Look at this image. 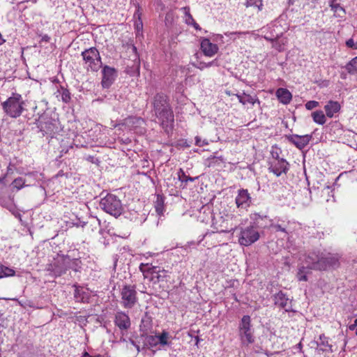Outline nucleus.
Here are the masks:
<instances>
[{"label":"nucleus","mask_w":357,"mask_h":357,"mask_svg":"<svg viewBox=\"0 0 357 357\" xmlns=\"http://www.w3.org/2000/svg\"><path fill=\"white\" fill-rule=\"evenodd\" d=\"M259 238V234L257 229L250 226L241 231L238 242L242 245L248 246L256 242Z\"/></svg>","instance_id":"1a4fd4ad"},{"label":"nucleus","mask_w":357,"mask_h":357,"mask_svg":"<svg viewBox=\"0 0 357 357\" xmlns=\"http://www.w3.org/2000/svg\"><path fill=\"white\" fill-rule=\"evenodd\" d=\"M226 93L228 95V96H232V95H234V93H232L231 91H226Z\"/></svg>","instance_id":"6e6d98bb"},{"label":"nucleus","mask_w":357,"mask_h":357,"mask_svg":"<svg viewBox=\"0 0 357 357\" xmlns=\"http://www.w3.org/2000/svg\"><path fill=\"white\" fill-rule=\"evenodd\" d=\"M344 68L350 75L357 74V56L349 61L345 65Z\"/></svg>","instance_id":"c756f323"},{"label":"nucleus","mask_w":357,"mask_h":357,"mask_svg":"<svg viewBox=\"0 0 357 357\" xmlns=\"http://www.w3.org/2000/svg\"><path fill=\"white\" fill-rule=\"evenodd\" d=\"M53 125L50 123H47V122L43 123L40 122L39 128L41 131L45 132L46 134L52 131V127Z\"/></svg>","instance_id":"4c0bfd02"},{"label":"nucleus","mask_w":357,"mask_h":357,"mask_svg":"<svg viewBox=\"0 0 357 357\" xmlns=\"http://www.w3.org/2000/svg\"><path fill=\"white\" fill-rule=\"evenodd\" d=\"M236 96L238 98V101L244 105L246 104H251L253 105L255 102H258L259 104L260 103L256 96H252L243 93V94H236Z\"/></svg>","instance_id":"4be33fe9"},{"label":"nucleus","mask_w":357,"mask_h":357,"mask_svg":"<svg viewBox=\"0 0 357 357\" xmlns=\"http://www.w3.org/2000/svg\"><path fill=\"white\" fill-rule=\"evenodd\" d=\"M15 273V271L13 269L3 265H0V278L3 277L13 276Z\"/></svg>","instance_id":"473e14b6"},{"label":"nucleus","mask_w":357,"mask_h":357,"mask_svg":"<svg viewBox=\"0 0 357 357\" xmlns=\"http://www.w3.org/2000/svg\"><path fill=\"white\" fill-rule=\"evenodd\" d=\"M114 324L121 331L128 330L131 325L129 316L123 312H117L115 314Z\"/></svg>","instance_id":"2eb2a0df"},{"label":"nucleus","mask_w":357,"mask_h":357,"mask_svg":"<svg viewBox=\"0 0 357 357\" xmlns=\"http://www.w3.org/2000/svg\"><path fill=\"white\" fill-rule=\"evenodd\" d=\"M218 66V61L216 59L212 61H210L208 63H207V67L209 68V67H211V66Z\"/></svg>","instance_id":"de8ad7c7"},{"label":"nucleus","mask_w":357,"mask_h":357,"mask_svg":"<svg viewBox=\"0 0 357 357\" xmlns=\"http://www.w3.org/2000/svg\"><path fill=\"white\" fill-rule=\"evenodd\" d=\"M355 330H356V335H357V328Z\"/></svg>","instance_id":"13d9d810"},{"label":"nucleus","mask_w":357,"mask_h":357,"mask_svg":"<svg viewBox=\"0 0 357 357\" xmlns=\"http://www.w3.org/2000/svg\"><path fill=\"white\" fill-rule=\"evenodd\" d=\"M146 344L150 347H155L158 344L157 335H149L146 338Z\"/></svg>","instance_id":"e433bc0d"},{"label":"nucleus","mask_w":357,"mask_h":357,"mask_svg":"<svg viewBox=\"0 0 357 357\" xmlns=\"http://www.w3.org/2000/svg\"><path fill=\"white\" fill-rule=\"evenodd\" d=\"M123 124L130 130H137L144 125V121L139 117L130 116L124 120Z\"/></svg>","instance_id":"6ab92c4d"},{"label":"nucleus","mask_w":357,"mask_h":357,"mask_svg":"<svg viewBox=\"0 0 357 357\" xmlns=\"http://www.w3.org/2000/svg\"><path fill=\"white\" fill-rule=\"evenodd\" d=\"M192 25H193V26L195 27V29L197 30H201V27L199 26V25L195 22V21H194V22H192V24H191Z\"/></svg>","instance_id":"603ef678"},{"label":"nucleus","mask_w":357,"mask_h":357,"mask_svg":"<svg viewBox=\"0 0 357 357\" xmlns=\"http://www.w3.org/2000/svg\"><path fill=\"white\" fill-rule=\"evenodd\" d=\"M195 142H196V144L199 146H202L205 144H207V143H206L204 142H202V140L198 137H195Z\"/></svg>","instance_id":"49530a36"},{"label":"nucleus","mask_w":357,"mask_h":357,"mask_svg":"<svg viewBox=\"0 0 357 357\" xmlns=\"http://www.w3.org/2000/svg\"><path fill=\"white\" fill-rule=\"evenodd\" d=\"M319 103L315 100H310L305 103V108L307 110H311L314 108H316L319 106Z\"/></svg>","instance_id":"37998d69"},{"label":"nucleus","mask_w":357,"mask_h":357,"mask_svg":"<svg viewBox=\"0 0 357 357\" xmlns=\"http://www.w3.org/2000/svg\"><path fill=\"white\" fill-rule=\"evenodd\" d=\"M264 38L268 41H271L273 43V47L277 50L278 52H282L284 50V46L287 42L286 39H277L274 40L273 38L267 36H264Z\"/></svg>","instance_id":"bb28decb"},{"label":"nucleus","mask_w":357,"mask_h":357,"mask_svg":"<svg viewBox=\"0 0 357 357\" xmlns=\"http://www.w3.org/2000/svg\"><path fill=\"white\" fill-rule=\"evenodd\" d=\"M82 357H93V356H91L89 353H87V352H84V353L83 354Z\"/></svg>","instance_id":"5fc2aeb1"},{"label":"nucleus","mask_w":357,"mask_h":357,"mask_svg":"<svg viewBox=\"0 0 357 357\" xmlns=\"http://www.w3.org/2000/svg\"><path fill=\"white\" fill-rule=\"evenodd\" d=\"M24 184L25 181L21 177L15 178L13 182L14 188H17V190L22 188L24 186Z\"/></svg>","instance_id":"a19ab883"},{"label":"nucleus","mask_w":357,"mask_h":357,"mask_svg":"<svg viewBox=\"0 0 357 357\" xmlns=\"http://www.w3.org/2000/svg\"><path fill=\"white\" fill-rule=\"evenodd\" d=\"M5 114L11 118L20 116L24 110V101L19 93H13L6 101L1 103Z\"/></svg>","instance_id":"f03ea898"},{"label":"nucleus","mask_w":357,"mask_h":357,"mask_svg":"<svg viewBox=\"0 0 357 357\" xmlns=\"http://www.w3.org/2000/svg\"><path fill=\"white\" fill-rule=\"evenodd\" d=\"M74 287V297L75 300L82 303L88 302V300L89 299V293L85 291L82 287L75 284Z\"/></svg>","instance_id":"412c9836"},{"label":"nucleus","mask_w":357,"mask_h":357,"mask_svg":"<svg viewBox=\"0 0 357 357\" xmlns=\"http://www.w3.org/2000/svg\"><path fill=\"white\" fill-rule=\"evenodd\" d=\"M341 109L340 104L337 101L329 100L324 106L326 114L329 118H333Z\"/></svg>","instance_id":"f3484780"},{"label":"nucleus","mask_w":357,"mask_h":357,"mask_svg":"<svg viewBox=\"0 0 357 357\" xmlns=\"http://www.w3.org/2000/svg\"><path fill=\"white\" fill-rule=\"evenodd\" d=\"M222 38H223L222 35L217 34L215 36L213 40L218 42L219 40H222Z\"/></svg>","instance_id":"8fccbe9b"},{"label":"nucleus","mask_w":357,"mask_h":357,"mask_svg":"<svg viewBox=\"0 0 357 357\" xmlns=\"http://www.w3.org/2000/svg\"><path fill=\"white\" fill-rule=\"evenodd\" d=\"M275 95L279 101L284 105L289 104L292 99L291 92L287 89L279 88L276 91Z\"/></svg>","instance_id":"aec40b11"},{"label":"nucleus","mask_w":357,"mask_h":357,"mask_svg":"<svg viewBox=\"0 0 357 357\" xmlns=\"http://www.w3.org/2000/svg\"><path fill=\"white\" fill-rule=\"evenodd\" d=\"M100 207L107 213L117 217L123 212L121 200L113 194H107L100 201Z\"/></svg>","instance_id":"7ed1b4c3"},{"label":"nucleus","mask_w":357,"mask_h":357,"mask_svg":"<svg viewBox=\"0 0 357 357\" xmlns=\"http://www.w3.org/2000/svg\"><path fill=\"white\" fill-rule=\"evenodd\" d=\"M163 208V201L160 196H157V200L155 202V211L158 213H161Z\"/></svg>","instance_id":"79ce46f5"},{"label":"nucleus","mask_w":357,"mask_h":357,"mask_svg":"<svg viewBox=\"0 0 357 357\" xmlns=\"http://www.w3.org/2000/svg\"><path fill=\"white\" fill-rule=\"evenodd\" d=\"M79 264H80V261L77 259H71L68 256L65 255L58 256L54 264V274L55 276H60L65 273L70 268H73V264L78 266Z\"/></svg>","instance_id":"0eeeda50"},{"label":"nucleus","mask_w":357,"mask_h":357,"mask_svg":"<svg viewBox=\"0 0 357 357\" xmlns=\"http://www.w3.org/2000/svg\"><path fill=\"white\" fill-rule=\"evenodd\" d=\"M57 92L61 94L63 102L67 103L70 101V93L68 89L61 86L60 89H58Z\"/></svg>","instance_id":"72a5a7b5"},{"label":"nucleus","mask_w":357,"mask_h":357,"mask_svg":"<svg viewBox=\"0 0 357 357\" xmlns=\"http://www.w3.org/2000/svg\"><path fill=\"white\" fill-rule=\"evenodd\" d=\"M317 344L319 349L323 351L331 349V345L328 344V338L324 335H321L319 336V339L317 342Z\"/></svg>","instance_id":"7c9ffc66"},{"label":"nucleus","mask_w":357,"mask_h":357,"mask_svg":"<svg viewBox=\"0 0 357 357\" xmlns=\"http://www.w3.org/2000/svg\"><path fill=\"white\" fill-rule=\"evenodd\" d=\"M238 335L243 345L248 346L255 342L251 319L249 315H244L238 326Z\"/></svg>","instance_id":"39448f33"},{"label":"nucleus","mask_w":357,"mask_h":357,"mask_svg":"<svg viewBox=\"0 0 357 357\" xmlns=\"http://www.w3.org/2000/svg\"><path fill=\"white\" fill-rule=\"evenodd\" d=\"M182 10H183L185 15V23L188 24H192V22H194L195 20H194L192 16L190 13L189 8L183 7L182 8Z\"/></svg>","instance_id":"58836bf2"},{"label":"nucleus","mask_w":357,"mask_h":357,"mask_svg":"<svg viewBox=\"0 0 357 357\" xmlns=\"http://www.w3.org/2000/svg\"><path fill=\"white\" fill-rule=\"evenodd\" d=\"M301 347V343H299V344H298V347Z\"/></svg>","instance_id":"bf43d9fd"},{"label":"nucleus","mask_w":357,"mask_h":357,"mask_svg":"<svg viewBox=\"0 0 357 357\" xmlns=\"http://www.w3.org/2000/svg\"><path fill=\"white\" fill-rule=\"evenodd\" d=\"M121 303L123 307L130 309L137 302L136 287L135 285H124L121 290Z\"/></svg>","instance_id":"423d86ee"},{"label":"nucleus","mask_w":357,"mask_h":357,"mask_svg":"<svg viewBox=\"0 0 357 357\" xmlns=\"http://www.w3.org/2000/svg\"><path fill=\"white\" fill-rule=\"evenodd\" d=\"M139 270L143 273L144 277L149 278L150 281L157 282L160 280V270L156 266H150L149 264H141Z\"/></svg>","instance_id":"9b49d317"},{"label":"nucleus","mask_w":357,"mask_h":357,"mask_svg":"<svg viewBox=\"0 0 357 357\" xmlns=\"http://www.w3.org/2000/svg\"><path fill=\"white\" fill-rule=\"evenodd\" d=\"M288 298L282 291H280L274 296V303L280 307H286L288 304Z\"/></svg>","instance_id":"b1692460"},{"label":"nucleus","mask_w":357,"mask_h":357,"mask_svg":"<svg viewBox=\"0 0 357 357\" xmlns=\"http://www.w3.org/2000/svg\"><path fill=\"white\" fill-rule=\"evenodd\" d=\"M303 265L311 269L326 270V264L322 259V252H312L305 257Z\"/></svg>","instance_id":"6e6552de"},{"label":"nucleus","mask_w":357,"mask_h":357,"mask_svg":"<svg viewBox=\"0 0 357 357\" xmlns=\"http://www.w3.org/2000/svg\"><path fill=\"white\" fill-rule=\"evenodd\" d=\"M134 18H137V20L135 22V27L137 31V35L139 34L142 31L143 29V23L141 19V13L139 12V8H138L137 11L134 14Z\"/></svg>","instance_id":"2f4dec72"},{"label":"nucleus","mask_w":357,"mask_h":357,"mask_svg":"<svg viewBox=\"0 0 357 357\" xmlns=\"http://www.w3.org/2000/svg\"><path fill=\"white\" fill-rule=\"evenodd\" d=\"M195 67L201 70H204V68H208L207 63L202 62V61L199 62L197 65H195Z\"/></svg>","instance_id":"a18cd8bd"},{"label":"nucleus","mask_w":357,"mask_h":357,"mask_svg":"<svg viewBox=\"0 0 357 357\" xmlns=\"http://www.w3.org/2000/svg\"><path fill=\"white\" fill-rule=\"evenodd\" d=\"M178 178L181 182H185L188 181H194L195 178H192L190 176H186L184 172L182 169H180V172L178 174Z\"/></svg>","instance_id":"ea45409f"},{"label":"nucleus","mask_w":357,"mask_h":357,"mask_svg":"<svg viewBox=\"0 0 357 357\" xmlns=\"http://www.w3.org/2000/svg\"><path fill=\"white\" fill-rule=\"evenodd\" d=\"M246 7H257L259 10L262 9L263 3L261 0H246Z\"/></svg>","instance_id":"c9c22d12"},{"label":"nucleus","mask_w":357,"mask_h":357,"mask_svg":"<svg viewBox=\"0 0 357 357\" xmlns=\"http://www.w3.org/2000/svg\"><path fill=\"white\" fill-rule=\"evenodd\" d=\"M312 117L313 121L319 125H324L326 122V117L321 110L313 112Z\"/></svg>","instance_id":"cd10ccee"},{"label":"nucleus","mask_w":357,"mask_h":357,"mask_svg":"<svg viewBox=\"0 0 357 357\" xmlns=\"http://www.w3.org/2000/svg\"><path fill=\"white\" fill-rule=\"evenodd\" d=\"M331 10L334 12L337 17H342L345 14L344 9L340 6L338 0H332L330 3Z\"/></svg>","instance_id":"5701e85b"},{"label":"nucleus","mask_w":357,"mask_h":357,"mask_svg":"<svg viewBox=\"0 0 357 357\" xmlns=\"http://www.w3.org/2000/svg\"><path fill=\"white\" fill-rule=\"evenodd\" d=\"M200 47L203 54L208 57L213 56L219 50V47L216 44L213 43L209 39L206 38L200 39Z\"/></svg>","instance_id":"4468645a"},{"label":"nucleus","mask_w":357,"mask_h":357,"mask_svg":"<svg viewBox=\"0 0 357 357\" xmlns=\"http://www.w3.org/2000/svg\"><path fill=\"white\" fill-rule=\"evenodd\" d=\"M271 227L275 230V231H281L285 234V236L289 235V231L287 229V226L285 225H280L279 223H271Z\"/></svg>","instance_id":"f704fd0d"},{"label":"nucleus","mask_w":357,"mask_h":357,"mask_svg":"<svg viewBox=\"0 0 357 357\" xmlns=\"http://www.w3.org/2000/svg\"><path fill=\"white\" fill-rule=\"evenodd\" d=\"M311 268H308L305 265H302L298 268V271L296 275L298 281H307V275L310 274Z\"/></svg>","instance_id":"a878e982"},{"label":"nucleus","mask_w":357,"mask_h":357,"mask_svg":"<svg viewBox=\"0 0 357 357\" xmlns=\"http://www.w3.org/2000/svg\"><path fill=\"white\" fill-rule=\"evenodd\" d=\"M273 160L270 162L269 171L277 176H280L282 174H286L289 170L288 162L283 158H280L278 153L276 157L273 154Z\"/></svg>","instance_id":"9d476101"},{"label":"nucleus","mask_w":357,"mask_h":357,"mask_svg":"<svg viewBox=\"0 0 357 357\" xmlns=\"http://www.w3.org/2000/svg\"><path fill=\"white\" fill-rule=\"evenodd\" d=\"M102 86L103 88H109L113 84L116 77V70L114 68L105 66L102 68Z\"/></svg>","instance_id":"ddd939ff"},{"label":"nucleus","mask_w":357,"mask_h":357,"mask_svg":"<svg viewBox=\"0 0 357 357\" xmlns=\"http://www.w3.org/2000/svg\"><path fill=\"white\" fill-rule=\"evenodd\" d=\"M3 178H4V177L2 178H0V181H3Z\"/></svg>","instance_id":"052dcab7"},{"label":"nucleus","mask_w":357,"mask_h":357,"mask_svg":"<svg viewBox=\"0 0 357 357\" xmlns=\"http://www.w3.org/2000/svg\"><path fill=\"white\" fill-rule=\"evenodd\" d=\"M312 135H286L287 139L296 148L301 150L305 148L312 139Z\"/></svg>","instance_id":"f8f14e48"},{"label":"nucleus","mask_w":357,"mask_h":357,"mask_svg":"<svg viewBox=\"0 0 357 357\" xmlns=\"http://www.w3.org/2000/svg\"><path fill=\"white\" fill-rule=\"evenodd\" d=\"M153 108L154 112L160 121L161 126L167 128L172 127L174 121V113L165 95L158 93L155 96Z\"/></svg>","instance_id":"f257e3e1"},{"label":"nucleus","mask_w":357,"mask_h":357,"mask_svg":"<svg viewBox=\"0 0 357 357\" xmlns=\"http://www.w3.org/2000/svg\"><path fill=\"white\" fill-rule=\"evenodd\" d=\"M158 344L164 347L169 345L171 342L169 341L171 336L169 333L165 331H163L162 333L157 335Z\"/></svg>","instance_id":"c85d7f7f"},{"label":"nucleus","mask_w":357,"mask_h":357,"mask_svg":"<svg viewBox=\"0 0 357 357\" xmlns=\"http://www.w3.org/2000/svg\"><path fill=\"white\" fill-rule=\"evenodd\" d=\"M349 328L351 331H354L357 328V319L354 320V323L351 324Z\"/></svg>","instance_id":"09e8293b"},{"label":"nucleus","mask_w":357,"mask_h":357,"mask_svg":"<svg viewBox=\"0 0 357 357\" xmlns=\"http://www.w3.org/2000/svg\"><path fill=\"white\" fill-rule=\"evenodd\" d=\"M84 68L89 71L97 72L102 66L101 58L96 47H91L82 52Z\"/></svg>","instance_id":"20e7f679"},{"label":"nucleus","mask_w":357,"mask_h":357,"mask_svg":"<svg viewBox=\"0 0 357 357\" xmlns=\"http://www.w3.org/2000/svg\"><path fill=\"white\" fill-rule=\"evenodd\" d=\"M345 44L348 48H350L351 50H357V41L355 42L352 38L348 39L346 41Z\"/></svg>","instance_id":"c03bdc74"},{"label":"nucleus","mask_w":357,"mask_h":357,"mask_svg":"<svg viewBox=\"0 0 357 357\" xmlns=\"http://www.w3.org/2000/svg\"><path fill=\"white\" fill-rule=\"evenodd\" d=\"M322 259L326 264V269L328 268H334L338 266L339 258L336 255L329 252H322Z\"/></svg>","instance_id":"a211bd4d"},{"label":"nucleus","mask_w":357,"mask_h":357,"mask_svg":"<svg viewBox=\"0 0 357 357\" xmlns=\"http://www.w3.org/2000/svg\"><path fill=\"white\" fill-rule=\"evenodd\" d=\"M132 48L135 51L136 50V47L135 46Z\"/></svg>","instance_id":"4d7b16f0"},{"label":"nucleus","mask_w":357,"mask_h":357,"mask_svg":"<svg viewBox=\"0 0 357 357\" xmlns=\"http://www.w3.org/2000/svg\"><path fill=\"white\" fill-rule=\"evenodd\" d=\"M251 203V197L247 190L241 189L238 191L236 197V204L238 208H246Z\"/></svg>","instance_id":"dca6fc26"},{"label":"nucleus","mask_w":357,"mask_h":357,"mask_svg":"<svg viewBox=\"0 0 357 357\" xmlns=\"http://www.w3.org/2000/svg\"><path fill=\"white\" fill-rule=\"evenodd\" d=\"M73 268H70V269H73L75 271H78L79 268H80L79 264H78V266H76L75 264L72 265Z\"/></svg>","instance_id":"864d4df0"},{"label":"nucleus","mask_w":357,"mask_h":357,"mask_svg":"<svg viewBox=\"0 0 357 357\" xmlns=\"http://www.w3.org/2000/svg\"><path fill=\"white\" fill-rule=\"evenodd\" d=\"M225 35L229 37L233 40H235L236 37L240 38H244L246 35H250L253 36L256 39L258 36L256 35L254 31H236V32H226L225 33Z\"/></svg>","instance_id":"393cba45"},{"label":"nucleus","mask_w":357,"mask_h":357,"mask_svg":"<svg viewBox=\"0 0 357 357\" xmlns=\"http://www.w3.org/2000/svg\"><path fill=\"white\" fill-rule=\"evenodd\" d=\"M42 41H45V42H49L50 40V37L47 35H44L43 37H42Z\"/></svg>","instance_id":"3c124183"}]
</instances>
